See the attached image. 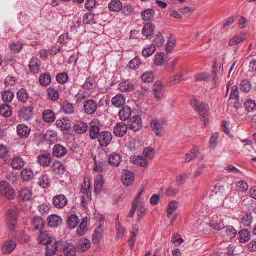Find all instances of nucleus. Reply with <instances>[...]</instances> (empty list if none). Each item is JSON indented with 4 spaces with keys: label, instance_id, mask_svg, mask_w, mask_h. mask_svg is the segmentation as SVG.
<instances>
[{
    "label": "nucleus",
    "instance_id": "9b49d317",
    "mask_svg": "<svg viewBox=\"0 0 256 256\" xmlns=\"http://www.w3.org/2000/svg\"><path fill=\"white\" fill-rule=\"evenodd\" d=\"M135 176L133 172L125 170L123 171L122 176V183L126 186H129L133 183Z\"/></svg>",
    "mask_w": 256,
    "mask_h": 256
},
{
    "label": "nucleus",
    "instance_id": "ddd939ff",
    "mask_svg": "<svg viewBox=\"0 0 256 256\" xmlns=\"http://www.w3.org/2000/svg\"><path fill=\"white\" fill-rule=\"evenodd\" d=\"M52 161V156L50 153H45L40 154L38 158L37 162L40 166L43 167L48 166Z\"/></svg>",
    "mask_w": 256,
    "mask_h": 256
},
{
    "label": "nucleus",
    "instance_id": "1a4fd4ad",
    "mask_svg": "<svg viewBox=\"0 0 256 256\" xmlns=\"http://www.w3.org/2000/svg\"><path fill=\"white\" fill-rule=\"evenodd\" d=\"M153 94L158 100H160L164 98V88L160 82L158 81L154 85Z\"/></svg>",
    "mask_w": 256,
    "mask_h": 256
},
{
    "label": "nucleus",
    "instance_id": "39448f33",
    "mask_svg": "<svg viewBox=\"0 0 256 256\" xmlns=\"http://www.w3.org/2000/svg\"><path fill=\"white\" fill-rule=\"evenodd\" d=\"M98 138V142L101 146L106 147L112 142V134L107 131H102Z\"/></svg>",
    "mask_w": 256,
    "mask_h": 256
},
{
    "label": "nucleus",
    "instance_id": "5701e85b",
    "mask_svg": "<svg viewBox=\"0 0 256 256\" xmlns=\"http://www.w3.org/2000/svg\"><path fill=\"white\" fill-rule=\"evenodd\" d=\"M20 177L22 181L30 182L32 180L34 177V172L30 168H25L21 172Z\"/></svg>",
    "mask_w": 256,
    "mask_h": 256
},
{
    "label": "nucleus",
    "instance_id": "2f4dec72",
    "mask_svg": "<svg viewBox=\"0 0 256 256\" xmlns=\"http://www.w3.org/2000/svg\"><path fill=\"white\" fill-rule=\"evenodd\" d=\"M109 10L114 12H120L122 8V4L119 0H112L108 4Z\"/></svg>",
    "mask_w": 256,
    "mask_h": 256
},
{
    "label": "nucleus",
    "instance_id": "7c9ffc66",
    "mask_svg": "<svg viewBox=\"0 0 256 256\" xmlns=\"http://www.w3.org/2000/svg\"><path fill=\"white\" fill-rule=\"evenodd\" d=\"M19 197L22 200L28 201L32 198V192L26 188H21L19 190Z\"/></svg>",
    "mask_w": 256,
    "mask_h": 256
},
{
    "label": "nucleus",
    "instance_id": "e433bc0d",
    "mask_svg": "<svg viewBox=\"0 0 256 256\" xmlns=\"http://www.w3.org/2000/svg\"><path fill=\"white\" fill-rule=\"evenodd\" d=\"M64 256H76V247L72 244L66 245L64 248Z\"/></svg>",
    "mask_w": 256,
    "mask_h": 256
},
{
    "label": "nucleus",
    "instance_id": "6ab92c4d",
    "mask_svg": "<svg viewBox=\"0 0 256 256\" xmlns=\"http://www.w3.org/2000/svg\"><path fill=\"white\" fill-rule=\"evenodd\" d=\"M48 224L50 228H58L61 226L62 222V218L56 215L52 214L48 217Z\"/></svg>",
    "mask_w": 256,
    "mask_h": 256
},
{
    "label": "nucleus",
    "instance_id": "13d9d810",
    "mask_svg": "<svg viewBox=\"0 0 256 256\" xmlns=\"http://www.w3.org/2000/svg\"><path fill=\"white\" fill-rule=\"evenodd\" d=\"M95 15L92 13H88L83 16L82 22L84 24H96L94 20Z\"/></svg>",
    "mask_w": 256,
    "mask_h": 256
},
{
    "label": "nucleus",
    "instance_id": "8fccbe9b",
    "mask_svg": "<svg viewBox=\"0 0 256 256\" xmlns=\"http://www.w3.org/2000/svg\"><path fill=\"white\" fill-rule=\"evenodd\" d=\"M62 107L64 112L67 114H70L74 113V107L72 104L68 102H64Z\"/></svg>",
    "mask_w": 256,
    "mask_h": 256
},
{
    "label": "nucleus",
    "instance_id": "f704fd0d",
    "mask_svg": "<svg viewBox=\"0 0 256 256\" xmlns=\"http://www.w3.org/2000/svg\"><path fill=\"white\" fill-rule=\"evenodd\" d=\"M209 226L212 229L216 230H220L224 227L223 222L218 218L211 220L209 223Z\"/></svg>",
    "mask_w": 256,
    "mask_h": 256
},
{
    "label": "nucleus",
    "instance_id": "412c9836",
    "mask_svg": "<svg viewBox=\"0 0 256 256\" xmlns=\"http://www.w3.org/2000/svg\"><path fill=\"white\" fill-rule=\"evenodd\" d=\"M238 204V200L236 199L234 196L232 194H229L223 200V206L226 208H230Z\"/></svg>",
    "mask_w": 256,
    "mask_h": 256
},
{
    "label": "nucleus",
    "instance_id": "a18cd8bd",
    "mask_svg": "<svg viewBox=\"0 0 256 256\" xmlns=\"http://www.w3.org/2000/svg\"><path fill=\"white\" fill-rule=\"evenodd\" d=\"M155 12L152 9H148L143 11L142 14V17L144 21H150L154 16Z\"/></svg>",
    "mask_w": 256,
    "mask_h": 256
},
{
    "label": "nucleus",
    "instance_id": "58836bf2",
    "mask_svg": "<svg viewBox=\"0 0 256 256\" xmlns=\"http://www.w3.org/2000/svg\"><path fill=\"white\" fill-rule=\"evenodd\" d=\"M156 50V48L154 44H149L146 46L142 50V55L144 58H148L152 56Z\"/></svg>",
    "mask_w": 256,
    "mask_h": 256
},
{
    "label": "nucleus",
    "instance_id": "f257e3e1",
    "mask_svg": "<svg viewBox=\"0 0 256 256\" xmlns=\"http://www.w3.org/2000/svg\"><path fill=\"white\" fill-rule=\"evenodd\" d=\"M132 110L128 106H123L119 112V117L120 120L126 121L128 120V125L130 130L138 132L142 128V122L140 117L138 115L132 116Z\"/></svg>",
    "mask_w": 256,
    "mask_h": 256
},
{
    "label": "nucleus",
    "instance_id": "7ed1b4c3",
    "mask_svg": "<svg viewBox=\"0 0 256 256\" xmlns=\"http://www.w3.org/2000/svg\"><path fill=\"white\" fill-rule=\"evenodd\" d=\"M66 242L60 240L54 243V245L48 246L46 250V256H54L56 252H60L63 250L64 252L66 245L68 244Z\"/></svg>",
    "mask_w": 256,
    "mask_h": 256
},
{
    "label": "nucleus",
    "instance_id": "bb28decb",
    "mask_svg": "<svg viewBox=\"0 0 256 256\" xmlns=\"http://www.w3.org/2000/svg\"><path fill=\"white\" fill-rule=\"evenodd\" d=\"M247 38L246 34H242L232 38L229 42L228 45L233 46L244 42Z\"/></svg>",
    "mask_w": 256,
    "mask_h": 256
},
{
    "label": "nucleus",
    "instance_id": "79ce46f5",
    "mask_svg": "<svg viewBox=\"0 0 256 256\" xmlns=\"http://www.w3.org/2000/svg\"><path fill=\"white\" fill-rule=\"evenodd\" d=\"M141 194H142V192H140L137 196L136 198L132 202V209L130 210L128 214V217L132 218L134 216L136 210V209L138 207V204L140 202V200L141 198Z\"/></svg>",
    "mask_w": 256,
    "mask_h": 256
},
{
    "label": "nucleus",
    "instance_id": "f3484780",
    "mask_svg": "<svg viewBox=\"0 0 256 256\" xmlns=\"http://www.w3.org/2000/svg\"><path fill=\"white\" fill-rule=\"evenodd\" d=\"M68 153L66 148L62 145L57 144L53 148V154L54 156L60 158L64 156Z\"/></svg>",
    "mask_w": 256,
    "mask_h": 256
},
{
    "label": "nucleus",
    "instance_id": "603ef678",
    "mask_svg": "<svg viewBox=\"0 0 256 256\" xmlns=\"http://www.w3.org/2000/svg\"><path fill=\"white\" fill-rule=\"evenodd\" d=\"M244 105L246 110L248 112H252L256 110V104L251 99L246 100L244 102Z\"/></svg>",
    "mask_w": 256,
    "mask_h": 256
},
{
    "label": "nucleus",
    "instance_id": "de8ad7c7",
    "mask_svg": "<svg viewBox=\"0 0 256 256\" xmlns=\"http://www.w3.org/2000/svg\"><path fill=\"white\" fill-rule=\"evenodd\" d=\"M154 26L150 24H148L144 26L142 29V34L144 36L148 38L154 34Z\"/></svg>",
    "mask_w": 256,
    "mask_h": 256
},
{
    "label": "nucleus",
    "instance_id": "b1692460",
    "mask_svg": "<svg viewBox=\"0 0 256 256\" xmlns=\"http://www.w3.org/2000/svg\"><path fill=\"white\" fill-rule=\"evenodd\" d=\"M16 96L18 101L24 104L26 103L30 98L28 90L24 88L20 89L17 92Z\"/></svg>",
    "mask_w": 256,
    "mask_h": 256
},
{
    "label": "nucleus",
    "instance_id": "864d4df0",
    "mask_svg": "<svg viewBox=\"0 0 256 256\" xmlns=\"http://www.w3.org/2000/svg\"><path fill=\"white\" fill-rule=\"evenodd\" d=\"M178 207V202L174 200L172 201L168 204L167 208V216L170 218Z\"/></svg>",
    "mask_w": 256,
    "mask_h": 256
},
{
    "label": "nucleus",
    "instance_id": "5fc2aeb1",
    "mask_svg": "<svg viewBox=\"0 0 256 256\" xmlns=\"http://www.w3.org/2000/svg\"><path fill=\"white\" fill-rule=\"evenodd\" d=\"M47 94L49 98L54 101H57L60 97L59 92L54 88H48L47 90Z\"/></svg>",
    "mask_w": 256,
    "mask_h": 256
},
{
    "label": "nucleus",
    "instance_id": "4be33fe9",
    "mask_svg": "<svg viewBox=\"0 0 256 256\" xmlns=\"http://www.w3.org/2000/svg\"><path fill=\"white\" fill-rule=\"evenodd\" d=\"M122 162V156L120 154L114 152L108 156V163L112 166H118Z\"/></svg>",
    "mask_w": 256,
    "mask_h": 256
},
{
    "label": "nucleus",
    "instance_id": "bf43d9fd",
    "mask_svg": "<svg viewBox=\"0 0 256 256\" xmlns=\"http://www.w3.org/2000/svg\"><path fill=\"white\" fill-rule=\"evenodd\" d=\"M1 116L8 118L12 114V108L8 104H1Z\"/></svg>",
    "mask_w": 256,
    "mask_h": 256
},
{
    "label": "nucleus",
    "instance_id": "6e6d98bb",
    "mask_svg": "<svg viewBox=\"0 0 256 256\" xmlns=\"http://www.w3.org/2000/svg\"><path fill=\"white\" fill-rule=\"evenodd\" d=\"M132 160L134 164L142 167H144L148 164L147 160L145 157L141 156H134Z\"/></svg>",
    "mask_w": 256,
    "mask_h": 256
},
{
    "label": "nucleus",
    "instance_id": "c85d7f7f",
    "mask_svg": "<svg viewBox=\"0 0 256 256\" xmlns=\"http://www.w3.org/2000/svg\"><path fill=\"white\" fill-rule=\"evenodd\" d=\"M52 171L56 175L62 176L66 172V168L59 162H55L52 166Z\"/></svg>",
    "mask_w": 256,
    "mask_h": 256
},
{
    "label": "nucleus",
    "instance_id": "423d86ee",
    "mask_svg": "<svg viewBox=\"0 0 256 256\" xmlns=\"http://www.w3.org/2000/svg\"><path fill=\"white\" fill-rule=\"evenodd\" d=\"M7 226L8 228L12 230L17 224V214L14 210H9L6 215Z\"/></svg>",
    "mask_w": 256,
    "mask_h": 256
},
{
    "label": "nucleus",
    "instance_id": "aec40b11",
    "mask_svg": "<svg viewBox=\"0 0 256 256\" xmlns=\"http://www.w3.org/2000/svg\"><path fill=\"white\" fill-rule=\"evenodd\" d=\"M26 162L20 156L14 158L10 162V164L14 170H22Z\"/></svg>",
    "mask_w": 256,
    "mask_h": 256
},
{
    "label": "nucleus",
    "instance_id": "f03ea898",
    "mask_svg": "<svg viewBox=\"0 0 256 256\" xmlns=\"http://www.w3.org/2000/svg\"><path fill=\"white\" fill-rule=\"evenodd\" d=\"M190 104L196 112L202 118H205L208 115L209 106L206 104L193 98L190 102Z\"/></svg>",
    "mask_w": 256,
    "mask_h": 256
},
{
    "label": "nucleus",
    "instance_id": "f8f14e48",
    "mask_svg": "<svg viewBox=\"0 0 256 256\" xmlns=\"http://www.w3.org/2000/svg\"><path fill=\"white\" fill-rule=\"evenodd\" d=\"M128 128V125L123 122L118 123L114 127V133L116 136L122 137L126 134Z\"/></svg>",
    "mask_w": 256,
    "mask_h": 256
},
{
    "label": "nucleus",
    "instance_id": "774afa93",
    "mask_svg": "<svg viewBox=\"0 0 256 256\" xmlns=\"http://www.w3.org/2000/svg\"><path fill=\"white\" fill-rule=\"evenodd\" d=\"M240 90L245 92H248L251 89V84L248 80H242L240 85Z\"/></svg>",
    "mask_w": 256,
    "mask_h": 256
},
{
    "label": "nucleus",
    "instance_id": "a878e982",
    "mask_svg": "<svg viewBox=\"0 0 256 256\" xmlns=\"http://www.w3.org/2000/svg\"><path fill=\"white\" fill-rule=\"evenodd\" d=\"M112 104L116 108H120L126 103V98L122 94H117L112 100Z\"/></svg>",
    "mask_w": 256,
    "mask_h": 256
},
{
    "label": "nucleus",
    "instance_id": "052dcab7",
    "mask_svg": "<svg viewBox=\"0 0 256 256\" xmlns=\"http://www.w3.org/2000/svg\"><path fill=\"white\" fill-rule=\"evenodd\" d=\"M248 183L244 180H240L236 184V190L240 192H246L248 190Z\"/></svg>",
    "mask_w": 256,
    "mask_h": 256
},
{
    "label": "nucleus",
    "instance_id": "0eeeda50",
    "mask_svg": "<svg viewBox=\"0 0 256 256\" xmlns=\"http://www.w3.org/2000/svg\"><path fill=\"white\" fill-rule=\"evenodd\" d=\"M150 127L156 136H162L164 123L162 121L156 118L152 119L150 121Z\"/></svg>",
    "mask_w": 256,
    "mask_h": 256
},
{
    "label": "nucleus",
    "instance_id": "2eb2a0df",
    "mask_svg": "<svg viewBox=\"0 0 256 256\" xmlns=\"http://www.w3.org/2000/svg\"><path fill=\"white\" fill-rule=\"evenodd\" d=\"M40 61L36 57L31 58L29 64V68L31 72L34 74H38L40 72Z\"/></svg>",
    "mask_w": 256,
    "mask_h": 256
},
{
    "label": "nucleus",
    "instance_id": "c9c22d12",
    "mask_svg": "<svg viewBox=\"0 0 256 256\" xmlns=\"http://www.w3.org/2000/svg\"><path fill=\"white\" fill-rule=\"evenodd\" d=\"M39 242L40 244L48 246L52 242L51 237L46 232H41L38 237Z\"/></svg>",
    "mask_w": 256,
    "mask_h": 256
},
{
    "label": "nucleus",
    "instance_id": "4468645a",
    "mask_svg": "<svg viewBox=\"0 0 256 256\" xmlns=\"http://www.w3.org/2000/svg\"><path fill=\"white\" fill-rule=\"evenodd\" d=\"M18 135L22 139H25L28 138L31 130L26 125L18 124L16 127Z\"/></svg>",
    "mask_w": 256,
    "mask_h": 256
},
{
    "label": "nucleus",
    "instance_id": "49530a36",
    "mask_svg": "<svg viewBox=\"0 0 256 256\" xmlns=\"http://www.w3.org/2000/svg\"><path fill=\"white\" fill-rule=\"evenodd\" d=\"M79 223V219L75 214H72L67 220L68 226L72 229L76 228Z\"/></svg>",
    "mask_w": 256,
    "mask_h": 256
},
{
    "label": "nucleus",
    "instance_id": "69168bd1",
    "mask_svg": "<svg viewBox=\"0 0 256 256\" xmlns=\"http://www.w3.org/2000/svg\"><path fill=\"white\" fill-rule=\"evenodd\" d=\"M196 82H208L210 78V75L206 72L201 73L196 75Z\"/></svg>",
    "mask_w": 256,
    "mask_h": 256
},
{
    "label": "nucleus",
    "instance_id": "0e129e2a",
    "mask_svg": "<svg viewBox=\"0 0 256 256\" xmlns=\"http://www.w3.org/2000/svg\"><path fill=\"white\" fill-rule=\"evenodd\" d=\"M214 188L216 194L223 196L226 195V192L228 188V186L218 184L215 186Z\"/></svg>",
    "mask_w": 256,
    "mask_h": 256
},
{
    "label": "nucleus",
    "instance_id": "a19ab883",
    "mask_svg": "<svg viewBox=\"0 0 256 256\" xmlns=\"http://www.w3.org/2000/svg\"><path fill=\"white\" fill-rule=\"evenodd\" d=\"M39 81L41 85L44 86H47L51 83V76L48 73H44L40 76Z\"/></svg>",
    "mask_w": 256,
    "mask_h": 256
},
{
    "label": "nucleus",
    "instance_id": "c756f323",
    "mask_svg": "<svg viewBox=\"0 0 256 256\" xmlns=\"http://www.w3.org/2000/svg\"><path fill=\"white\" fill-rule=\"evenodd\" d=\"M44 120L47 123H52L55 121L56 117L54 113L50 110H45L42 114Z\"/></svg>",
    "mask_w": 256,
    "mask_h": 256
},
{
    "label": "nucleus",
    "instance_id": "dca6fc26",
    "mask_svg": "<svg viewBox=\"0 0 256 256\" xmlns=\"http://www.w3.org/2000/svg\"><path fill=\"white\" fill-rule=\"evenodd\" d=\"M74 131L78 134H84L88 130V124L83 121H77L74 126Z\"/></svg>",
    "mask_w": 256,
    "mask_h": 256
},
{
    "label": "nucleus",
    "instance_id": "20e7f679",
    "mask_svg": "<svg viewBox=\"0 0 256 256\" xmlns=\"http://www.w3.org/2000/svg\"><path fill=\"white\" fill-rule=\"evenodd\" d=\"M1 196L8 200H13L16 196L14 190L12 186L6 181L1 182Z\"/></svg>",
    "mask_w": 256,
    "mask_h": 256
},
{
    "label": "nucleus",
    "instance_id": "338daca9",
    "mask_svg": "<svg viewBox=\"0 0 256 256\" xmlns=\"http://www.w3.org/2000/svg\"><path fill=\"white\" fill-rule=\"evenodd\" d=\"M252 216L250 214H244L241 220V222L244 226H250L252 223Z\"/></svg>",
    "mask_w": 256,
    "mask_h": 256
},
{
    "label": "nucleus",
    "instance_id": "4c0bfd02",
    "mask_svg": "<svg viewBox=\"0 0 256 256\" xmlns=\"http://www.w3.org/2000/svg\"><path fill=\"white\" fill-rule=\"evenodd\" d=\"M50 184V180L48 178V176L46 174H42L38 179V184L44 188H48Z\"/></svg>",
    "mask_w": 256,
    "mask_h": 256
},
{
    "label": "nucleus",
    "instance_id": "9d476101",
    "mask_svg": "<svg viewBox=\"0 0 256 256\" xmlns=\"http://www.w3.org/2000/svg\"><path fill=\"white\" fill-rule=\"evenodd\" d=\"M53 204L57 208H63L68 204L66 198L63 194L56 195L52 199Z\"/></svg>",
    "mask_w": 256,
    "mask_h": 256
},
{
    "label": "nucleus",
    "instance_id": "3c124183",
    "mask_svg": "<svg viewBox=\"0 0 256 256\" xmlns=\"http://www.w3.org/2000/svg\"><path fill=\"white\" fill-rule=\"evenodd\" d=\"M120 90L123 92L133 90L134 89V86L130 82H122L119 84Z\"/></svg>",
    "mask_w": 256,
    "mask_h": 256
},
{
    "label": "nucleus",
    "instance_id": "6e6552de",
    "mask_svg": "<svg viewBox=\"0 0 256 256\" xmlns=\"http://www.w3.org/2000/svg\"><path fill=\"white\" fill-rule=\"evenodd\" d=\"M97 108L98 104L92 100H87L84 104V110L87 114L92 115L94 114Z\"/></svg>",
    "mask_w": 256,
    "mask_h": 256
},
{
    "label": "nucleus",
    "instance_id": "473e14b6",
    "mask_svg": "<svg viewBox=\"0 0 256 256\" xmlns=\"http://www.w3.org/2000/svg\"><path fill=\"white\" fill-rule=\"evenodd\" d=\"M251 234L250 231L244 229L239 232V239L241 243L245 244L250 241Z\"/></svg>",
    "mask_w": 256,
    "mask_h": 256
},
{
    "label": "nucleus",
    "instance_id": "4d7b16f0",
    "mask_svg": "<svg viewBox=\"0 0 256 256\" xmlns=\"http://www.w3.org/2000/svg\"><path fill=\"white\" fill-rule=\"evenodd\" d=\"M14 92L10 90H5L1 95L2 100L5 102H10L12 101L14 98Z\"/></svg>",
    "mask_w": 256,
    "mask_h": 256
},
{
    "label": "nucleus",
    "instance_id": "72a5a7b5",
    "mask_svg": "<svg viewBox=\"0 0 256 256\" xmlns=\"http://www.w3.org/2000/svg\"><path fill=\"white\" fill-rule=\"evenodd\" d=\"M32 224L36 230H42L44 228V222L40 216L34 217L32 220Z\"/></svg>",
    "mask_w": 256,
    "mask_h": 256
},
{
    "label": "nucleus",
    "instance_id": "cd10ccee",
    "mask_svg": "<svg viewBox=\"0 0 256 256\" xmlns=\"http://www.w3.org/2000/svg\"><path fill=\"white\" fill-rule=\"evenodd\" d=\"M16 248V243L12 240L6 241L2 246V250L4 254L11 253Z\"/></svg>",
    "mask_w": 256,
    "mask_h": 256
},
{
    "label": "nucleus",
    "instance_id": "393cba45",
    "mask_svg": "<svg viewBox=\"0 0 256 256\" xmlns=\"http://www.w3.org/2000/svg\"><path fill=\"white\" fill-rule=\"evenodd\" d=\"M91 246V242L88 239H81L78 244L77 248L78 250L84 252Z\"/></svg>",
    "mask_w": 256,
    "mask_h": 256
},
{
    "label": "nucleus",
    "instance_id": "c03bdc74",
    "mask_svg": "<svg viewBox=\"0 0 256 256\" xmlns=\"http://www.w3.org/2000/svg\"><path fill=\"white\" fill-rule=\"evenodd\" d=\"M100 134V128L95 125L92 124L90 128V136L92 140H96L98 138Z\"/></svg>",
    "mask_w": 256,
    "mask_h": 256
},
{
    "label": "nucleus",
    "instance_id": "ea45409f",
    "mask_svg": "<svg viewBox=\"0 0 256 256\" xmlns=\"http://www.w3.org/2000/svg\"><path fill=\"white\" fill-rule=\"evenodd\" d=\"M56 124L62 130H68L71 126L70 122L68 118H63L62 120H58Z\"/></svg>",
    "mask_w": 256,
    "mask_h": 256
},
{
    "label": "nucleus",
    "instance_id": "e2e57ef3",
    "mask_svg": "<svg viewBox=\"0 0 256 256\" xmlns=\"http://www.w3.org/2000/svg\"><path fill=\"white\" fill-rule=\"evenodd\" d=\"M96 82L91 77L87 78L83 85V88L85 90H92L95 88Z\"/></svg>",
    "mask_w": 256,
    "mask_h": 256
},
{
    "label": "nucleus",
    "instance_id": "37998d69",
    "mask_svg": "<svg viewBox=\"0 0 256 256\" xmlns=\"http://www.w3.org/2000/svg\"><path fill=\"white\" fill-rule=\"evenodd\" d=\"M199 154L198 150L197 147H194L191 150L190 152L186 155V162H188L195 160Z\"/></svg>",
    "mask_w": 256,
    "mask_h": 256
},
{
    "label": "nucleus",
    "instance_id": "680f3d73",
    "mask_svg": "<svg viewBox=\"0 0 256 256\" xmlns=\"http://www.w3.org/2000/svg\"><path fill=\"white\" fill-rule=\"evenodd\" d=\"M137 208H138L137 212L138 220L140 221L145 215L146 211V208L144 207V202H140Z\"/></svg>",
    "mask_w": 256,
    "mask_h": 256
},
{
    "label": "nucleus",
    "instance_id": "09e8293b",
    "mask_svg": "<svg viewBox=\"0 0 256 256\" xmlns=\"http://www.w3.org/2000/svg\"><path fill=\"white\" fill-rule=\"evenodd\" d=\"M104 185L103 178L102 175L97 176L94 183L95 191L96 193H100Z\"/></svg>",
    "mask_w": 256,
    "mask_h": 256
},
{
    "label": "nucleus",
    "instance_id": "a211bd4d",
    "mask_svg": "<svg viewBox=\"0 0 256 256\" xmlns=\"http://www.w3.org/2000/svg\"><path fill=\"white\" fill-rule=\"evenodd\" d=\"M33 110L32 106L26 107L21 110L20 116L26 120H30L33 118Z\"/></svg>",
    "mask_w": 256,
    "mask_h": 256
}]
</instances>
